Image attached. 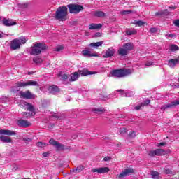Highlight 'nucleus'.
<instances>
[{
    "instance_id": "nucleus-4",
    "label": "nucleus",
    "mask_w": 179,
    "mask_h": 179,
    "mask_svg": "<svg viewBox=\"0 0 179 179\" xmlns=\"http://www.w3.org/2000/svg\"><path fill=\"white\" fill-rule=\"evenodd\" d=\"M111 73L112 76H115V78H124V76H127V75H131L132 71L128 69H118L113 71Z\"/></svg>"
},
{
    "instance_id": "nucleus-44",
    "label": "nucleus",
    "mask_w": 179,
    "mask_h": 179,
    "mask_svg": "<svg viewBox=\"0 0 179 179\" xmlns=\"http://www.w3.org/2000/svg\"><path fill=\"white\" fill-rule=\"evenodd\" d=\"M120 134L121 135H124V134H127V129L125 128L120 129Z\"/></svg>"
},
{
    "instance_id": "nucleus-42",
    "label": "nucleus",
    "mask_w": 179,
    "mask_h": 179,
    "mask_svg": "<svg viewBox=\"0 0 179 179\" xmlns=\"http://www.w3.org/2000/svg\"><path fill=\"white\" fill-rule=\"evenodd\" d=\"M146 22H143V21H137L135 22V24L137 26H143Z\"/></svg>"
},
{
    "instance_id": "nucleus-12",
    "label": "nucleus",
    "mask_w": 179,
    "mask_h": 179,
    "mask_svg": "<svg viewBox=\"0 0 179 179\" xmlns=\"http://www.w3.org/2000/svg\"><path fill=\"white\" fill-rule=\"evenodd\" d=\"M115 54V50L113 48H110L104 52L103 58H110Z\"/></svg>"
},
{
    "instance_id": "nucleus-49",
    "label": "nucleus",
    "mask_w": 179,
    "mask_h": 179,
    "mask_svg": "<svg viewBox=\"0 0 179 179\" xmlns=\"http://www.w3.org/2000/svg\"><path fill=\"white\" fill-rule=\"evenodd\" d=\"M129 136H131V138H135L136 136V134H135V131H131V133H129Z\"/></svg>"
},
{
    "instance_id": "nucleus-50",
    "label": "nucleus",
    "mask_w": 179,
    "mask_h": 179,
    "mask_svg": "<svg viewBox=\"0 0 179 179\" xmlns=\"http://www.w3.org/2000/svg\"><path fill=\"white\" fill-rule=\"evenodd\" d=\"M117 92H120L121 93L122 96H127V94L122 90H118Z\"/></svg>"
},
{
    "instance_id": "nucleus-45",
    "label": "nucleus",
    "mask_w": 179,
    "mask_h": 179,
    "mask_svg": "<svg viewBox=\"0 0 179 179\" xmlns=\"http://www.w3.org/2000/svg\"><path fill=\"white\" fill-rule=\"evenodd\" d=\"M173 37H176V34H166V38H173Z\"/></svg>"
},
{
    "instance_id": "nucleus-61",
    "label": "nucleus",
    "mask_w": 179,
    "mask_h": 179,
    "mask_svg": "<svg viewBox=\"0 0 179 179\" xmlns=\"http://www.w3.org/2000/svg\"><path fill=\"white\" fill-rule=\"evenodd\" d=\"M8 98H5V99H3V101H8Z\"/></svg>"
},
{
    "instance_id": "nucleus-6",
    "label": "nucleus",
    "mask_w": 179,
    "mask_h": 179,
    "mask_svg": "<svg viewBox=\"0 0 179 179\" xmlns=\"http://www.w3.org/2000/svg\"><path fill=\"white\" fill-rule=\"evenodd\" d=\"M20 107H27V110H29V111H31V113H24V117H30L31 115H34V108L31 106V104H30V103H27V102H24V101H23L22 102V104H20Z\"/></svg>"
},
{
    "instance_id": "nucleus-41",
    "label": "nucleus",
    "mask_w": 179,
    "mask_h": 179,
    "mask_svg": "<svg viewBox=\"0 0 179 179\" xmlns=\"http://www.w3.org/2000/svg\"><path fill=\"white\" fill-rule=\"evenodd\" d=\"M158 31H159V29H157V28L152 27L150 29V33H157Z\"/></svg>"
},
{
    "instance_id": "nucleus-46",
    "label": "nucleus",
    "mask_w": 179,
    "mask_h": 179,
    "mask_svg": "<svg viewBox=\"0 0 179 179\" xmlns=\"http://www.w3.org/2000/svg\"><path fill=\"white\" fill-rule=\"evenodd\" d=\"M131 10H123L121 12L122 15H129L131 13Z\"/></svg>"
},
{
    "instance_id": "nucleus-19",
    "label": "nucleus",
    "mask_w": 179,
    "mask_h": 179,
    "mask_svg": "<svg viewBox=\"0 0 179 179\" xmlns=\"http://www.w3.org/2000/svg\"><path fill=\"white\" fill-rule=\"evenodd\" d=\"M79 78V73L75 72L74 73H72L69 76V80L70 82H75V80H78V78Z\"/></svg>"
},
{
    "instance_id": "nucleus-29",
    "label": "nucleus",
    "mask_w": 179,
    "mask_h": 179,
    "mask_svg": "<svg viewBox=\"0 0 179 179\" xmlns=\"http://www.w3.org/2000/svg\"><path fill=\"white\" fill-rule=\"evenodd\" d=\"M103 41L96 42V43H92L90 44V47H95L97 48V47H101L103 45Z\"/></svg>"
},
{
    "instance_id": "nucleus-22",
    "label": "nucleus",
    "mask_w": 179,
    "mask_h": 179,
    "mask_svg": "<svg viewBox=\"0 0 179 179\" xmlns=\"http://www.w3.org/2000/svg\"><path fill=\"white\" fill-rule=\"evenodd\" d=\"M0 140L2 141L4 143H12V138L6 136H1Z\"/></svg>"
},
{
    "instance_id": "nucleus-57",
    "label": "nucleus",
    "mask_w": 179,
    "mask_h": 179,
    "mask_svg": "<svg viewBox=\"0 0 179 179\" xmlns=\"http://www.w3.org/2000/svg\"><path fill=\"white\" fill-rule=\"evenodd\" d=\"M43 157H48V152H43Z\"/></svg>"
},
{
    "instance_id": "nucleus-24",
    "label": "nucleus",
    "mask_w": 179,
    "mask_h": 179,
    "mask_svg": "<svg viewBox=\"0 0 179 179\" xmlns=\"http://www.w3.org/2000/svg\"><path fill=\"white\" fill-rule=\"evenodd\" d=\"M119 55H121L122 57H124V55H127L128 54V52L125 50L123 46L120 48H119L117 51Z\"/></svg>"
},
{
    "instance_id": "nucleus-1",
    "label": "nucleus",
    "mask_w": 179,
    "mask_h": 179,
    "mask_svg": "<svg viewBox=\"0 0 179 179\" xmlns=\"http://www.w3.org/2000/svg\"><path fill=\"white\" fill-rule=\"evenodd\" d=\"M53 17L60 22L68 20V8L65 6L59 7L55 13Z\"/></svg>"
},
{
    "instance_id": "nucleus-58",
    "label": "nucleus",
    "mask_w": 179,
    "mask_h": 179,
    "mask_svg": "<svg viewBox=\"0 0 179 179\" xmlns=\"http://www.w3.org/2000/svg\"><path fill=\"white\" fill-rule=\"evenodd\" d=\"M169 9H177V7H176V6H170V7H169Z\"/></svg>"
},
{
    "instance_id": "nucleus-14",
    "label": "nucleus",
    "mask_w": 179,
    "mask_h": 179,
    "mask_svg": "<svg viewBox=\"0 0 179 179\" xmlns=\"http://www.w3.org/2000/svg\"><path fill=\"white\" fill-rule=\"evenodd\" d=\"M17 124L21 128H27V127H30V122L26 120H19L17 122Z\"/></svg>"
},
{
    "instance_id": "nucleus-54",
    "label": "nucleus",
    "mask_w": 179,
    "mask_h": 179,
    "mask_svg": "<svg viewBox=\"0 0 179 179\" xmlns=\"http://www.w3.org/2000/svg\"><path fill=\"white\" fill-rule=\"evenodd\" d=\"M174 24L175 26L179 27V20H176V21H174Z\"/></svg>"
},
{
    "instance_id": "nucleus-28",
    "label": "nucleus",
    "mask_w": 179,
    "mask_h": 179,
    "mask_svg": "<svg viewBox=\"0 0 179 179\" xmlns=\"http://www.w3.org/2000/svg\"><path fill=\"white\" fill-rule=\"evenodd\" d=\"M27 86H38V83L37 81L27 80Z\"/></svg>"
},
{
    "instance_id": "nucleus-30",
    "label": "nucleus",
    "mask_w": 179,
    "mask_h": 179,
    "mask_svg": "<svg viewBox=\"0 0 179 179\" xmlns=\"http://www.w3.org/2000/svg\"><path fill=\"white\" fill-rule=\"evenodd\" d=\"M151 176L152 178L158 179L160 176V173H159V172L157 171H151Z\"/></svg>"
},
{
    "instance_id": "nucleus-25",
    "label": "nucleus",
    "mask_w": 179,
    "mask_h": 179,
    "mask_svg": "<svg viewBox=\"0 0 179 179\" xmlns=\"http://www.w3.org/2000/svg\"><path fill=\"white\" fill-rule=\"evenodd\" d=\"M48 91L50 93H57V92H59V90L58 89V87L52 85L48 87Z\"/></svg>"
},
{
    "instance_id": "nucleus-55",
    "label": "nucleus",
    "mask_w": 179,
    "mask_h": 179,
    "mask_svg": "<svg viewBox=\"0 0 179 179\" xmlns=\"http://www.w3.org/2000/svg\"><path fill=\"white\" fill-rule=\"evenodd\" d=\"M94 37H101V33L97 32L95 34Z\"/></svg>"
},
{
    "instance_id": "nucleus-3",
    "label": "nucleus",
    "mask_w": 179,
    "mask_h": 179,
    "mask_svg": "<svg viewBox=\"0 0 179 179\" xmlns=\"http://www.w3.org/2000/svg\"><path fill=\"white\" fill-rule=\"evenodd\" d=\"M26 41H27V40H26V38L23 37L13 39L10 43V49H11L13 51L20 50V45H22V44H26Z\"/></svg>"
},
{
    "instance_id": "nucleus-62",
    "label": "nucleus",
    "mask_w": 179,
    "mask_h": 179,
    "mask_svg": "<svg viewBox=\"0 0 179 179\" xmlns=\"http://www.w3.org/2000/svg\"><path fill=\"white\" fill-rule=\"evenodd\" d=\"M0 157H1V155H0Z\"/></svg>"
},
{
    "instance_id": "nucleus-35",
    "label": "nucleus",
    "mask_w": 179,
    "mask_h": 179,
    "mask_svg": "<svg viewBox=\"0 0 179 179\" xmlns=\"http://www.w3.org/2000/svg\"><path fill=\"white\" fill-rule=\"evenodd\" d=\"M64 48H65V46H64L63 45H59L55 48V51H57V52L62 51Z\"/></svg>"
},
{
    "instance_id": "nucleus-9",
    "label": "nucleus",
    "mask_w": 179,
    "mask_h": 179,
    "mask_svg": "<svg viewBox=\"0 0 179 179\" xmlns=\"http://www.w3.org/2000/svg\"><path fill=\"white\" fill-rule=\"evenodd\" d=\"M133 173H134V169H131V168L126 169L124 171H122L120 174L118 175V178L122 179L124 178V177H127L129 176V174H132Z\"/></svg>"
},
{
    "instance_id": "nucleus-43",
    "label": "nucleus",
    "mask_w": 179,
    "mask_h": 179,
    "mask_svg": "<svg viewBox=\"0 0 179 179\" xmlns=\"http://www.w3.org/2000/svg\"><path fill=\"white\" fill-rule=\"evenodd\" d=\"M142 107H145V104L141 103V104L138 105L137 106H136L134 108H135V110H141V108H142Z\"/></svg>"
},
{
    "instance_id": "nucleus-59",
    "label": "nucleus",
    "mask_w": 179,
    "mask_h": 179,
    "mask_svg": "<svg viewBox=\"0 0 179 179\" xmlns=\"http://www.w3.org/2000/svg\"><path fill=\"white\" fill-rule=\"evenodd\" d=\"M2 37H3V33H0V38H2Z\"/></svg>"
},
{
    "instance_id": "nucleus-13",
    "label": "nucleus",
    "mask_w": 179,
    "mask_h": 179,
    "mask_svg": "<svg viewBox=\"0 0 179 179\" xmlns=\"http://www.w3.org/2000/svg\"><path fill=\"white\" fill-rule=\"evenodd\" d=\"M179 105V99L171 102L169 104L164 105L161 108V110H166V108H171Z\"/></svg>"
},
{
    "instance_id": "nucleus-32",
    "label": "nucleus",
    "mask_w": 179,
    "mask_h": 179,
    "mask_svg": "<svg viewBox=\"0 0 179 179\" xmlns=\"http://www.w3.org/2000/svg\"><path fill=\"white\" fill-rule=\"evenodd\" d=\"M33 62L35 63V64H41V62H43V59L40 58V57H34L33 59Z\"/></svg>"
},
{
    "instance_id": "nucleus-37",
    "label": "nucleus",
    "mask_w": 179,
    "mask_h": 179,
    "mask_svg": "<svg viewBox=\"0 0 179 179\" xmlns=\"http://www.w3.org/2000/svg\"><path fill=\"white\" fill-rule=\"evenodd\" d=\"M84 169L85 166L80 165L75 169V171H76V173H80V171H82Z\"/></svg>"
},
{
    "instance_id": "nucleus-31",
    "label": "nucleus",
    "mask_w": 179,
    "mask_h": 179,
    "mask_svg": "<svg viewBox=\"0 0 179 179\" xmlns=\"http://www.w3.org/2000/svg\"><path fill=\"white\" fill-rule=\"evenodd\" d=\"M126 34H127V36H132V35L136 34V30H135V29H127L126 31Z\"/></svg>"
},
{
    "instance_id": "nucleus-16",
    "label": "nucleus",
    "mask_w": 179,
    "mask_h": 179,
    "mask_svg": "<svg viewBox=\"0 0 179 179\" xmlns=\"http://www.w3.org/2000/svg\"><path fill=\"white\" fill-rule=\"evenodd\" d=\"M2 22L4 26L9 27V26H15L16 24V21L10 19L4 18L3 19Z\"/></svg>"
},
{
    "instance_id": "nucleus-20",
    "label": "nucleus",
    "mask_w": 179,
    "mask_h": 179,
    "mask_svg": "<svg viewBox=\"0 0 179 179\" xmlns=\"http://www.w3.org/2000/svg\"><path fill=\"white\" fill-rule=\"evenodd\" d=\"M101 27H103V25L101 24L92 23L89 26L90 30H100Z\"/></svg>"
},
{
    "instance_id": "nucleus-52",
    "label": "nucleus",
    "mask_w": 179,
    "mask_h": 179,
    "mask_svg": "<svg viewBox=\"0 0 179 179\" xmlns=\"http://www.w3.org/2000/svg\"><path fill=\"white\" fill-rule=\"evenodd\" d=\"M150 103V100H147L144 103H142V104H144V106H148V104Z\"/></svg>"
},
{
    "instance_id": "nucleus-53",
    "label": "nucleus",
    "mask_w": 179,
    "mask_h": 179,
    "mask_svg": "<svg viewBox=\"0 0 179 179\" xmlns=\"http://www.w3.org/2000/svg\"><path fill=\"white\" fill-rule=\"evenodd\" d=\"M104 162H108V160H111V157H105L103 158Z\"/></svg>"
},
{
    "instance_id": "nucleus-17",
    "label": "nucleus",
    "mask_w": 179,
    "mask_h": 179,
    "mask_svg": "<svg viewBox=\"0 0 179 179\" xmlns=\"http://www.w3.org/2000/svg\"><path fill=\"white\" fill-rule=\"evenodd\" d=\"M96 72L90 71L89 70L84 69L83 70L78 71V75H81L82 76H87V75H94Z\"/></svg>"
},
{
    "instance_id": "nucleus-47",
    "label": "nucleus",
    "mask_w": 179,
    "mask_h": 179,
    "mask_svg": "<svg viewBox=\"0 0 179 179\" xmlns=\"http://www.w3.org/2000/svg\"><path fill=\"white\" fill-rule=\"evenodd\" d=\"M22 141H24V142H31V138L24 137Z\"/></svg>"
},
{
    "instance_id": "nucleus-5",
    "label": "nucleus",
    "mask_w": 179,
    "mask_h": 179,
    "mask_svg": "<svg viewBox=\"0 0 179 179\" xmlns=\"http://www.w3.org/2000/svg\"><path fill=\"white\" fill-rule=\"evenodd\" d=\"M67 8L71 13L78 14L83 10V6L79 4H69Z\"/></svg>"
},
{
    "instance_id": "nucleus-26",
    "label": "nucleus",
    "mask_w": 179,
    "mask_h": 179,
    "mask_svg": "<svg viewBox=\"0 0 179 179\" xmlns=\"http://www.w3.org/2000/svg\"><path fill=\"white\" fill-rule=\"evenodd\" d=\"M26 86H27V81L21 80L15 83L17 87H26Z\"/></svg>"
},
{
    "instance_id": "nucleus-27",
    "label": "nucleus",
    "mask_w": 179,
    "mask_h": 179,
    "mask_svg": "<svg viewBox=\"0 0 179 179\" xmlns=\"http://www.w3.org/2000/svg\"><path fill=\"white\" fill-rule=\"evenodd\" d=\"M94 16H96V17H104V16H106V13L103 11H95L94 13Z\"/></svg>"
},
{
    "instance_id": "nucleus-56",
    "label": "nucleus",
    "mask_w": 179,
    "mask_h": 179,
    "mask_svg": "<svg viewBox=\"0 0 179 179\" xmlns=\"http://www.w3.org/2000/svg\"><path fill=\"white\" fill-rule=\"evenodd\" d=\"M13 170H19V166L17 164L13 165Z\"/></svg>"
},
{
    "instance_id": "nucleus-60",
    "label": "nucleus",
    "mask_w": 179,
    "mask_h": 179,
    "mask_svg": "<svg viewBox=\"0 0 179 179\" xmlns=\"http://www.w3.org/2000/svg\"><path fill=\"white\" fill-rule=\"evenodd\" d=\"M33 73H34V72H33V71H29V72L28 73V75H33Z\"/></svg>"
},
{
    "instance_id": "nucleus-33",
    "label": "nucleus",
    "mask_w": 179,
    "mask_h": 179,
    "mask_svg": "<svg viewBox=\"0 0 179 179\" xmlns=\"http://www.w3.org/2000/svg\"><path fill=\"white\" fill-rule=\"evenodd\" d=\"M171 51H178L179 47L177 45L171 44L170 45Z\"/></svg>"
},
{
    "instance_id": "nucleus-48",
    "label": "nucleus",
    "mask_w": 179,
    "mask_h": 179,
    "mask_svg": "<svg viewBox=\"0 0 179 179\" xmlns=\"http://www.w3.org/2000/svg\"><path fill=\"white\" fill-rule=\"evenodd\" d=\"M153 62H147L145 63V66H152L153 65Z\"/></svg>"
},
{
    "instance_id": "nucleus-11",
    "label": "nucleus",
    "mask_w": 179,
    "mask_h": 179,
    "mask_svg": "<svg viewBox=\"0 0 179 179\" xmlns=\"http://www.w3.org/2000/svg\"><path fill=\"white\" fill-rule=\"evenodd\" d=\"M49 143L52 146H55L57 150H62L64 149V145L59 143L58 141L54 140L53 138L50 139Z\"/></svg>"
},
{
    "instance_id": "nucleus-40",
    "label": "nucleus",
    "mask_w": 179,
    "mask_h": 179,
    "mask_svg": "<svg viewBox=\"0 0 179 179\" xmlns=\"http://www.w3.org/2000/svg\"><path fill=\"white\" fill-rule=\"evenodd\" d=\"M94 111H96V113H104L106 110L103 108H100L94 109Z\"/></svg>"
},
{
    "instance_id": "nucleus-39",
    "label": "nucleus",
    "mask_w": 179,
    "mask_h": 179,
    "mask_svg": "<svg viewBox=\"0 0 179 179\" xmlns=\"http://www.w3.org/2000/svg\"><path fill=\"white\" fill-rule=\"evenodd\" d=\"M164 174H172L173 176H174V174H176V172H173L171 171V170L167 169H165L164 171Z\"/></svg>"
},
{
    "instance_id": "nucleus-34",
    "label": "nucleus",
    "mask_w": 179,
    "mask_h": 179,
    "mask_svg": "<svg viewBox=\"0 0 179 179\" xmlns=\"http://www.w3.org/2000/svg\"><path fill=\"white\" fill-rule=\"evenodd\" d=\"M58 76H62V80H66V79H69V75L66 74H62L61 73L58 74Z\"/></svg>"
},
{
    "instance_id": "nucleus-21",
    "label": "nucleus",
    "mask_w": 179,
    "mask_h": 179,
    "mask_svg": "<svg viewBox=\"0 0 179 179\" xmlns=\"http://www.w3.org/2000/svg\"><path fill=\"white\" fill-rule=\"evenodd\" d=\"M177 64H179V57L175 58V59H171L169 62V65L171 68H174Z\"/></svg>"
},
{
    "instance_id": "nucleus-51",
    "label": "nucleus",
    "mask_w": 179,
    "mask_h": 179,
    "mask_svg": "<svg viewBox=\"0 0 179 179\" xmlns=\"http://www.w3.org/2000/svg\"><path fill=\"white\" fill-rule=\"evenodd\" d=\"M166 145V142H163V143H159V144H157V147L158 148H161V146H164V145Z\"/></svg>"
},
{
    "instance_id": "nucleus-2",
    "label": "nucleus",
    "mask_w": 179,
    "mask_h": 179,
    "mask_svg": "<svg viewBox=\"0 0 179 179\" xmlns=\"http://www.w3.org/2000/svg\"><path fill=\"white\" fill-rule=\"evenodd\" d=\"M44 50H47V45L43 43H35L31 48V51L29 54L31 55H40L41 54V51H44Z\"/></svg>"
},
{
    "instance_id": "nucleus-7",
    "label": "nucleus",
    "mask_w": 179,
    "mask_h": 179,
    "mask_svg": "<svg viewBox=\"0 0 179 179\" xmlns=\"http://www.w3.org/2000/svg\"><path fill=\"white\" fill-rule=\"evenodd\" d=\"M19 96H20V97H21V99H24L25 100H30L31 99H36V96L34 94H31V92H30V91H26V92L20 91L19 92Z\"/></svg>"
},
{
    "instance_id": "nucleus-8",
    "label": "nucleus",
    "mask_w": 179,
    "mask_h": 179,
    "mask_svg": "<svg viewBox=\"0 0 179 179\" xmlns=\"http://www.w3.org/2000/svg\"><path fill=\"white\" fill-rule=\"evenodd\" d=\"M166 151L162 148H158L154 150H151L148 152V155L153 157V156H162V155H164Z\"/></svg>"
},
{
    "instance_id": "nucleus-38",
    "label": "nucleus",
    "mask_w": 179,
    "mask_h": 179,
    "mask_svg": "<svg viewBox=\"0 0 179 179\" xmlns=\"http://www.w3.org/2000/svg\"><path fill=\"white\" fill-rule=\"evenodd\" d=\"M29 3H23L20 5V8L21 9H27V8H29Z\"/></svg>"
},
{
    "instance_id": "nucleus-23",
    "label": "nucleus",
    "mask_w": 179,
    "mask_h": 179,
    "mask_svg": "<svg viewBox=\"0 0 179 179\" xmlns=\"http://www.w3.org/2000/svg\"><path fill=\"white\" fill-rule=\"evenodd\" d=\"M122 48H124L127 52H129V51L134 50V45L132 43H125L123 45Z\"/></svg>"
},
{
    "instance_id": "nucleus-18",
    "label": "nucleus",
    "mask_w": 179,
    "mask_h": 179,
    "mask_svg": "<svg viewBox=\"0 0 179 179\" xmlns=\"http://www.w3.org/2000/svg\"><path fill=\"white\" fill-rule=\"evenodd\" d=\"M82 55H83V57H99L97 53H92L90 50H83Z\"/></svg>"
},
{
    "instance_id": "nucleus-36",
    "label": "nucleus",
    "mask_w": 179,
    "mask_h": 179,
    "mask_svg": "<svg viewBox=\"0 0 179 179\" xmlns=\"http://www.w3.org/2000/svg\"><path fill=\"white\" fill-rule=\"evenodd\" d=\"M36 146H38V148H45L47 143L40 141L36 143Z\"/></svg>"
},
{
    "instance_id": "nucleus-10",
    "label": "nucleus",
    "mask_w": 179,
    "mask_h": 179,
    "mask_svg": "<svg viewBox=\"0 0 179 179\" xmlns=\"http://www.w3.org/2000/svg\"><path fill=\"white\" fill-rule=\"evenodd\" d=\"M92 173H98L99 174H103L104 173H108L110 169L108 167L94 168L91 170Z\"/></svg>"
},
{
    "instance_id": "nucleus-15",
    "label": "nucleus",
    "mask_w": 179,
    "mask_h": 179,
    "mask_svg": "<svg viewBox=\"0 0 179 179\" xmlns=\"http://www.w3.org/2000/svg\"><path fill=\"white\" fill-rule=\"evenodd\" d=\"M0 135H7L8 136H13L17 135L16 131L12 130L1 129Z\"/></svg>"
}]
</instances>
